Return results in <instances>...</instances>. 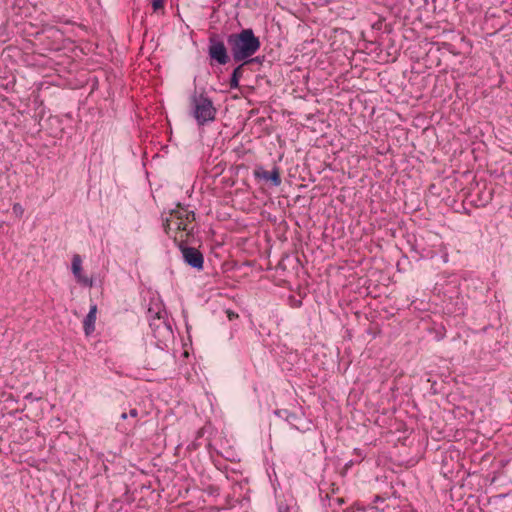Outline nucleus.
<instances>
[{
  "label": "nucleus",
  "instance_id": "f257e3e1",
  "mask_svg": "<svg viewBox=\"0 0 512 512\" xmlns=\"http://www.w3.org/2000/svg\"><path fill=\"white\" fill-rule=\"evenodd\" d=\"M227 44L236 62L245 61L253 56L261 45L259 38L255 36L250 28L228 35Z\"/></svg>",
  "mask_w": 512,
  "mask_h": 512
},
{
  "label": "nucleus",
  "instance_id": "f03ea898",
  "mask_svg": "<svg viewBox=\"0 0 512 512\" xmlns=\"http://www.w3.org/2000/svg\"><path fill=\"white\" fill-rule=\"evenodd\" d=\"M191 115L195 118L198 125L203 126L212 122L216 116V108L212 100L204 93L194 91L189 98Z\"/></svg>",
  "mask_w": 512,
  "mask_h": 512
},
{
  "label": "nucleus",
  "instance_id": "7ed1b4c3",
  "mask_svg": "<svg viewBox=\"0 0 512 512\" xmlns=\"http://www.w3.org/2000/svg\"><path fill=\"white\" fill-rule=\"evenodd\" d=\"M195 220L193 211H188L186 208L178 205L176 209L170 212L169 217L164 223V228L168 234L170 230L184 231L187 235L193 230L191 226Z\"/></svg>",
  "mask_w": 512,
  "mask_h": 512
},
{
  "label": "nucleus",
  "instance_id": "20e7f679",
  "mask_svg": "<svg viewBox=\"0 0 512 512\" xmlns=\"http://www.w3.org/2000/svg\"><path fill=\"white\" fill-rule=\"evenodd\" d=\"M208 54L212 60H215L220 65H225L229 62L225 44L217 35H213L209 39Z\"/></svg>",
  "mask_w": 512,
  "mask_h": 512
},
{
  "label": "nucleus",
  "instance_id": "39448f33",
  "mask_svg": "<svg viewBox=\"0 0 512 512\" xmlns=\"http://www.w3.org/2000/svg\"><path fill=\"white\" fill-rule=\"evenodd\" d=\"M152 488L151 482L141 483V482H131L130 484L123 483L124 496L125 500L128 502H132L135 500V494L139 493L141 495V499L145 498L146 493Z\"/></svg>",
  "mask_w": 512,
  "mask_h": 512
},
{
  "label": "nucleus",
  "instance_id": "423d86ee",
  "mask_svg": "<svg viewBox=\"0 0 512 512\" xmlns=\"http://www.w3.org/2000/svg\"><path fill=\"white\" fill-rule=\"evenodd\" d=\"M184 261L191 267L201 270L203 268L204 258L202 253L194 248L187 246H180Z\"/></svg>",
  "mask_w": 512,
  "mask_h": 512
},
{
  "label": "nucleus",
  "instance_id": "0eeeda50",
  "mask_svg": "<svg viewBox=\"0 0 512 512\" xmlns=\"http://www.w3.org/2000/svg\"><path fill=\"white\" fill-rule=\"evenodd\" d=\"M82 260L78 254H75L72 259V272L79 283L92 286V280L82 275Z\"/></svg>",
  "mask_w": 512,
  "mask_h": 512
},
{
  "label": "nucleus",
  "instance_id": "6e6552de",
  "mask_svg": "<svg viewBox=\"0 0 512 512\" xmlns=\"http://www.w3.org/2000/svg\"><path fill=\"white\" fill-rule=\"evenodd\" d=\"M255 176L257 178H262L271 181L274 186H279L282 182L278 167H274L272 171H266L263 169L256 170Z\"/></svg>",
  "mask_w": 512,
  "mask_h": 512
},
{
  "label": "nucleus",
  "instance_id": "1a4fd4ad",
  "mask_svg": "<svg viewBox=\"0 0 512 512\" xmlns=\"http://www.w3.org/2000/svg\"><path fill=\"white\" fill-rule=\"evenodd\" d=\"M96 312V305L91 306L84 319V331L86 335H90L95 330Z\"/></svg>",
  "mask_w": 512,
  "mask_h": 512
},
{
  "label": "nucleus",
  "instance_id": "9d476101",
  "mask_svg": "<svg viewBox=\"0 0 512 512\" xmlns=\"http://www.w3.org/2000/svg\"><path fill=\"white\" fill-rule=\"evenodd\" d=\"M243 64L239 65L233 70V73L231 75V79L229 82L230 88L236 89L239 87V80L243 75Z\"/></svg>",
  "mask_w": 512,
  "mask_h": 512
},
{
  "label": "nucleus",
  "instance_id": "9b49d317",
  "mask_svg": "<svg viewBox=\"0 0 512 512\" xmlns=\"http://www.w3.org/2000/svg\"><path fill=\"white\" fill-rule=\"evenodd\" d=\"M464 482H456V485L450 487L451 498L460 500L463 497L462 489L464 488Z\"/></svg>",
  "mask_w": 512,
  "mask_h": 512
},
{
  "label": "nucleus",
  "instance_id": "f8f14e48",
  "mask_svg": "<svg viewBox=\"0 0 512 512\" xmlns=\"http://www.w3.org/2000/svg\"><path fill=\"white\" fill-rule=\"evenodd\" d=\"M152 7L154 11H158L160 9H163L164 7V0H152Z\"/></svg>",
  "mask_w": 512,
  "mask_h": 512
},
{
  "label": "nucleus",
  "instance_id": "ddd939ff",
  "mask_svg": "<svg viewBox=\"0 0 512 512\" xmlns=\"http://www.w3.org/2000/svg\"><path fill=\"white\" fill-rule=\"evenodd\" d=\"M13 212L16 214V216L21 217L24 213V209L19 203H15L13 205Z\"/></svg>",
  "mask_w": 512,
  "mask_h": 512
},
{
  "label": "nucleus",
  "instance_id": "4468645a",
  "mask_svg": "<svg viewBox=\"0 0 512 512\" xmlns=\"http://www.w3.org/2000/svg\"><path fill=\"white\" fill-rule=\"evenodd\" d=\"M343 503H344V499L337 497V498L332 499V502H330V505L331 506H335V505L341 506Z\"/></svg>",
  "mask_w": 512,
  "mask_h": 512
},
{
  "label": "nucleus",
  "instance_id": "2eb2a0df",
  "mask_svg": "<svg viewBox=\"0 0 512 512\" xmlns=\"http://www.w3.org/2000/svg\"><path fill=\"white\" fill-rule=\"evenodd\" d=\"M226 313H227V317L229 318V320L238 318V314L231 310H227Z\"/></svg>",
  "mask_w": 512,
  "mask_h": 512
},
{
  "label": "nucleus",
  "instance_id": "dca6fc26",
  "mask_svg": "<svg viewBox=\"0 0 512 512\" xmlns=\"http://www.w3.org/2000/svg\"><path fill=\"white\" fill-rule=\"evenodd\" d=\"M159 493L155 491V489H153L151 492H150V500H156L158 497H159Z\"/></svg>",
  "mask_w": 512,
  "mask_h": 512
},
{
  "label": "nucleus",
  "instance_id": "f3484780",
  "mask_svg": "<svg viewBox=\"0 0 512 512\" xmlns=\"http://www.w3.org/2000/svg\"><path fill=\"white\" fill-rule=\"evenodd\" d=\"M129 415H130L131 417H136V416L138 415V411H137L136 409H131V410L129 411Z\"/></svg>",
  "mask_w": 512,
  "mask_h": 512
},
{
  "label": "nucleus",
  "instance_id": "a211bd4d",
  "mask_svg": "<svg viewBox=\"0 0 512 512\" xmlns=\"http://www.w3.org/2000/svg\"><path fill=\"white\" fill-rule=\"evenodd\" d=\"M342 512H354V510H353V508L348 507V508L343 509Z\"/></svg>",
  "mask_w": 512,
  "mask_h": 512
},
{
  "label": "nucleus",
  "instance_id": "6ab92c4d",
  "mask_svg": "<svg viewBox=\"0 0 512 512\" xmlns=\"http://www.w3.org/2000/svg\"><path fill=\"white\" fill-rule=\"evenodd\" d=\"M127 416H128L127 413L124 412L121 414V419L125 420L127 418Z\"/></svg>",
  "mask_w": 512,
  "mask_h": 512
}]
</instances>
